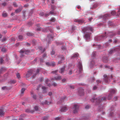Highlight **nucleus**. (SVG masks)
<instances>
[{
	"label": "nucleus",
	"instance_id": "nucleus-1",
	"mask_svg": "<svg viewBox=\"0 0 120 120\" xmlns=\"http://www.w3.org/2000/svg\"><path fill=\"white\" fill-rule=\"evenodd\" d=\"M90 31L91 32L93 31V29L90 27H88L85 28L83 29V32L85 33L86 32L88 33L85 34L84 35V37L86 40L87 41H89L90 40V36L91 33H89L88 31Z\"/></svg>",
	"mask_w": 120,
	"mask_h": 120
},
{
	"label": "nucleus",
	"instance_id": "nucleus-2",
	"mask_svg": "<svg viewBox=\"0 0 120 120\" xmlns=\"http://www.w3.org/2000/svg\"><path fill=\"white\" fill-rule=\"evenodd\" d=\"M108 36H109L111 38L114 36L115 35V34L113 32H105V34L103 35H102L98 37H96L95 38V40H97L99 41L102 38H105L106 36V35Z\"/></svg>",
	"mask_w": 120,
	"mask_h": 120
},
{
	"label": "nucleus",
	"instance_id": "nucleus-3",
	"mask_svg": "<svg viewBox=\"0 0 120 120\" xmlns=\"http://www.w3.org/2000/svg\"><path fill=\"white\" fill-rule=\"evenodd\" d=\"M106 99V98L105 97H103L101 98L100 97L96 99H95L94 98H93L91 100V101L93 102L95 101L96 105H98L101 102L105 100Z\"/></svg>",
	"mask_w": 120,
	"mask_h": 120
},
{
	"label": "nucleus",
	"instance_id": "nucleus-4",
	"mask_svg": "<svg viewBox=\"0 0 120 120\" xmlns=\"http://www.w3.org/2000/svg\"><path fill=\"white\" fill-rule=\"evenodd\" d=\"M104 80L106 82H107L109 81V78H110L109 80L112 79L113 76L112 75H109V76L108 77L105 74L104 75Z\"/></svg>",
	"mask_w": 120,
	"mask_h": 120
},
{
	"label": "nucleus",
	"instance_id": "nucleus-5",
	"mask_svg": "<svg viewBox=\"0 0 120 120\" xmlns=\"http://www.w3.org/2000/svg\"><path fill=\"white\" fill-rule=\"evenodd\" d=\"M116 93V91L114 89H111L110 90V94L108 95V99L110 100L112 97L113 95Z\"/></svg>",
	"mask_w": 120,
	"mask_h": 120
},
{
	"label": "nucleus",
	"instance_id": "nucleus-6",
	"mask_svg": "<svg viewBox=\"0 0 120 120\" xmlns=\"http://www.w3.org/2000/svg\"><path fill=\"white\" fill-rule=\"evenodd\" d=\"M30 52L29 50L25 49L21 50L20 51V53H21V57H22L24 56V55L22 54L23 53H24L25 54H27Z\"/></svg>",
	"mask_w": 120,
	"mask_h": 120
},
{
	"label": "nucleus",
	"instance_id": "nucleus-7",
	"mask_svg": "<svg viewBox=\"0 0 120 120\" xmlns=\"http://www.w3.org/2000/svg\"><path fill=\"white\" fill-rule=\"evenodd\" d=\"M79 107L77 105H74V107L72 108L73 112L74 113H75L77 112Z\"/></svg>",
	"mask_w": 120,
	"mask_h": 120
},
{
	"label": "nucleus",
	"instance_id": "nucleus-8",
	"mask_svg": "<svg viewBox=\"0 0 120 120\" xmlns=\"http://www.w3.org/2000/svg\"><path fill=\"white\" fill-rule=\"evenodd\" d=\"M53 37L52 35L49 34L48 35L46 38V41L48 43H49L50 41H51V40L52 39Z\"/></svg>",
	"mask_w": 120,
	"mask_h": 120
},
{
	"label": "nucleus",
	"instance_id": "nucleus-9",
	"mask_svg": "<svg viewBox=\"0 0 120 120\" xmlns=\"http://www.w3.org/2000/svg\"><path fill=\"white\" fill-rule=\"evenodd\" d=\"M78 92L79 95L80 96H82L84 95V90L82 88H80L79 89Z\"/></svg>",
	"mask_w": 120,
	"mask_h": 120
},
{
	"label": "nucleus",
	"instance_id": "nucleus-10",
	"mask_svg": "<svg viewBox=\"0 0 120 120\" xmlns=\"http://www.w3.org/2000/svg\"><path fill=\"white\" fill-rule=\"evenodd\" d=\"M78 67L80 73L81 72L82 70V64L80 62H79L78 63Z\"/></svg>",
	"mask_w": 120,
	"mask_h": 120
},
{
	"label": "nucleus",
	"instance_id": "nucleus-11",
	"mask_svg": "<svg viewBox=\"0 0 120 120\" xmlns=\"http://www.w3.org/2000/svg\"><path fill=\"white\" fill-rule=\"evenodd\" d=\"M48 28H46L43 29L41 27L38 28L37 29V30L38 31H42L44 32H47L48 31Z\"/></svg>",
	"mask_w": 120,
	"mask_h": 120
},
{
	"label": "nucleus",
	"instance_id": "nucleus-12",
	"mask_svg": "<svg viewBox=\"0 0 120 120\" xmlns=\"http://www.w3.org/2000/svg\"><path fill=\"white\" fill-rule=\"evenodd\" d=\"M74 22L79 24L83 23L84 22L83 21L82 19H75L74 20Z\"/></svg>",
	"mask_w": 120,
	"mask_h": 120
},
{
	"label": "nucleus",
	"instance_id": "nucleus-13",
	"mask_svg": "<svg viewBox=\"0 0 120 120\" xmlns=\"http://www.w3.org/2000/svg\"><path fill=\"white\" fill-rule=\"evenodd\" d=\"M33 72V71L32 70H30L28 71L27 73L26 74V78L29 77L32 75Z\"/></svg>",
	"mask_w": 120,
	"mask_h": 120
},
{
	"label": "nucleus",
	"instance_id": "nucleus-14",
	"mask_svg": "<svg viewBox=\"0 0 120 120\" xmlns=\"http://www.w3.org/2000/svg\"><path fill=\"white\" fill-rule=\"evenodd\" d=\"M119 50V49L117 48H115L114 49H111L110 51L109 52V54H112L113 52L114 51H118Z\"/></svg>",
	"mask_w": 120,
	"mask_h": 120
},
{
	"label": "nucleus",
	"instance_id": "nucleus-15",
	"mask_svg": "<svg viewBox=\"0 0 120 120\" xmlns=\"http://www.w3.org/2000/svg\"><path fill=\"white\" fill-rule=\"evenodd\" d=\"M46 64L48 66H54L55 65V63L53 62H52L51 63L47 62L46 63Z\"/></svg>",
	"mask_w": 120,
	"mask_h": 120
},
{
	"label": "nucleus",
	"instance_id": "nucleus-16",
	"mask_svg": "<svg viewBox=\"0 0 120 120\" xmlns=\"http://www.w3.org/2000/svg\"><path fill=\"white\" fill-rule=\"evenodd\" d=\"M67 110V107L66 106L63 107L60 109V111L62 112H65Z\"/></svg>",
	"mask_w": 120,
	"mask_h": 120
},
{
	"label": "nucleus",
	"instance_id": "nucleus-17",
	"mask_svg": "<svg viewBox=\"0 0 120 120\" xmlns=\"http://www.w3.org/2000/svg\"><path fill=\"white\" fill-rule=\"evenodd\" d=\"M50 81L48 79H47L45 80V83L48 86L50 87L51 86V85L49 83H50Z\"/></svg>",
	"mask_w": 120,
	"mask_h": 120
},
{
	"label": "nucleus",
	"instance_id": "nucleus-18",
	"mask_svg": "<svg viewBox=\"0 0 120 120\" xmlns=\"http://www.w3.org/2000/svg\"><path fill=\"white\" fill-rule=\"evenodd\" d=\"M65 66H64L63 67L61 68L59 71V72L61 74L63 73L65 71Z\"/></svg>",
	"mask_w": 120,
	"mask_h": 120
},
{
	"label": "nucleus",
	"instance_id": "nucleus-19",
	"mask_svg": "<svg viewBox=\"0 0 120 120\" xmlns=\"http://www.w3.org/2000/svg\"><path fill=\"white\" fill-rule=\"evenodd\" d=\"M4 111L3 108L0 109V115L2 116L4 115Z\"/></svg>",
	"mask_w": 120,
	"mask_h": 120
},
{
	"label": "nucleus",
	"instance_id": "nucleus-20",
	"mask_svg": "<svg viewBox=\"0 0 120 120\" xmlns=\"http://www.w3.org/2000/svg\"><path fill=\"white\" fill-rule=\"evenodd\" d=\"M54 12L53 11V10L52 11H50L49 13L46 14L45 15V16H49L50 15H54Z\"/></svg>",
	"mask_w": 120,
	"mask_h": 120
},
{
	"label": "nucleus",
	"instance_id": "nucleus-21",
	"mask_svg": "<svg viewBox=\"0 0 120 120\" xmlns=\"http://www.w3.org/2000/svg\"><path fill=\"white\" fill-rule=\"evenodd\" d=\"M103 61L104 62L107 63L108 61V59L107 57H104L103 58Z\"/></svg>",
	"mask_w": 120,
	"mask_h": 120
},
{
	"label": "nucleus",
	"instance_id": "nucleus-22",
	"mask_svg": "<svg viewBox=\"0 0 120 120\" xmlns=\"http://www.w3.org/2000/svg\"><path fill=\"white\" fill-rule=\"evenodd\" d=\"M41 103L43 105L46 104L49 105L50 104V102H47V101L45 100L44 102H41Z\"/></svg>",
	"mask_w": 120,
	"mask_h": 120
},
{
	"label": "nucleus",
	"instance_id": "nucleus-23",
	"mask_svg": "<svg viewBox=\"0 0 120 120\" xmlns=\"http://www.w3.org/2000/svg\"><path fill=\"white\" fill-rule=\"evenodd\" d=\"M22 7L20 8H19L18 9L16 10L15 11V12L16 13H19L22 10Z\"/></svg>",
	"mask_w": 120,
	"mask_h": 120
},
{
	"label": "nucleus",
	"instance_id": "nucleus-24",
	"mask_svg": "<svg viewBox=\"0 0 120 120\" xmlns=\"http://www.w3.org/2000/svg\"><path fill=\"white\" fill-rule=\"evenodd\" d=\"M41 69L40 68H39V69H37V70L36 71V74L35 75H33L32 76V78H34L35 77V75L37 74H38V73H39V71Z\"/></svg>",
	"mask_w": 120,
	"mask_h": 120
},
{
	"label": "nucleus",
	"instance_id": "nucleus-25",
	"mask_svg": "<svg viewBox=\"0 0 120 120\" xmlns=\"http://www.w3.org/2000/svg\"><path fill=\"white\" fill-rule=\"evenodd\" d=\"M42 89L43 90V93H45L46 92V87L44 86H42Z\"/></svg>",
	"mask_w": 120,
	"mask_h": 120
},
{
	"label": "nucleus",
	"instance_id": "nucleus-26",
	"mask_svg": "<svg viewBox=\"0 0 120 120\" xmlns=\"http://www.w3.org/2000/svg\"><path fill=\"white\" fill-rule=\"evenodd\" d=\"M109 15L108 14H106L104 15L103 16V18L105 19H107L109 17Z\"/></svg>",
	"mask_w": 120,
	"mask_h": 120
},
{
	"label": "nucleus",
	"instance_id": "nucleus-27",
	"mask_svg": "<svg viewBox=\"0 0 120 120\" xmlns=\"http://www.w3.org/2000/svg\"><path fill=\"white\" fill-rule=\"evenodd\" d=\"M61 78V77L60 76H58L57 77H55L54 78L56 80H59Z\"/></svg>",
	"mask_w": 120,
	"mask_h": 120
},
{
	"label": "nucleus",
	"instance_id": "nucleus-28",
	"mask_svg": "<svg viewBox=\"0 0 120 120\" xmlns=\"http://www.w3.org/2000/svg\"><path fill=\"white\" fill-rule=\"evenodd\" d=\"M18 38L21 41H22L23 39V36L21 35L19 36Z\"/></svg>",
	"mask_w": 120,
	"mask_h": 120
},
{
	"label": "nucleus",
	"instance_id": "nucleus-29",
	"mask_svg": "<svg viewBox=\"0 0 120 120\" xmlns=\"http://www.w3.org/2000/svg\"><path fill=\"white\" fill-rule=\"evenodd\" d=\"M14 80H11L9 82V83L11 84H14L16 82Z\"/></svg>",
	"mask_w": 120,
	"mask_h": 120
},
{
	"label": "nucleus",
	"instance_id": "nucleus-30",
	"mask_svg": "<svg viewBox=\"0 0 120 120\" xmlns=\"http://www.w3.org/2000/svg\"><path fill=\"white\" fill-rule=\"evenodd\" d=\"M79 56L78 54L76 53L72 57V58H75L78 56Z\"/></svg>",
	"mask_w": 120,
	"mask_h": 120
},
{
	"label": "nucleus",
	"instance_id": "nucleus-31",
	"mask_svg": "<svg viewBox=\"0 0 120 120\" xmlns=\"http://www.w3.org/2000/svg\"><path fill=\"white\" fill-rule=\"evenodd\" d=\"M6 70V68H2L0 70V73L1 72L4 71Z\"/></svg>",
	"mask_w": 120,
	"mask_h": 120
},
{
	"label": "nucleus",
	"instance_id": "nucleus-32",
	"mask_svg": "<svg viewBox=\"0 0 120 120\" xmlns=\"http://www.w3.org/2000/svg\"><path fill=\"white\" fill-rule=\"evenodd\" d=\"M25 88H22L21 90V94H23L24 93V92L25 91Z\"/></svg>",
	"mask_w": 120,
	"mask_h": 120
},
{
	"label": "nucleus",
	"instance_id": "nucleus-33",
	"mask_svg": "<svg viewBox=\"0 0 120 120\" xmlns=\"http://www.w3.org/2000/svg\"><path fill=\"white\" fill-rule=\"evenodd\" d=\"M38 48L39 49H40L41 51H42V52H43L45 50V49H44L43 50H42V48L41 47H39Z\"/></svg>",
	"mask_w": 120,
	"mask_h": 120
},
{
	"label": "nucleus",
	"instance_id": "nucleus-34",
	"mask_svg": "<svg viewBox=\"0 0 120 120\" xmlns=\"http://www.w3.org/2000/svg\"><path fill=\"white\" fill-rule=\"evenodd\" d=\"M49 118V116H44L43 118V120H47Z\"/></svg>",
	"mask_w": 120,
	"mask_h": 120
},
{
	"label": "nucleus",
	"instance_id": "nucleus-35",
	"mask_svg": "<svg viewBox=\"0 0 120 120\" xmlns=\"http://www.w3.org/2000/svg\"><path fill=\"white\" fill-rule=\"evenodd\" d=\"M49 30L51 33H53V29L52 28H49Z\"/></svg>",
	"mask_w": 120,
	"mask_h": 120
},
{
	"label": "nucleus",
	"instance_id": "nucleus-36",
	"mask_svg": "<svg viewBox=\"0 0 120 120\" xmlns=\"http://www.w3.org/2000/svg\"><path fill=\"white\" fill-rule=\"evenodd\" d=\"M55 19L54 18H52L50 19V21L52 22L55 21Z\"/></svg>",
	"mask_w": 120,
	"mask_h": 120
},
{
	"label": "nucleus",
	"instance_id": "nucleus-37",
	"mask_svg": "<svg viewBox=\"0 0 120 120\" xmlns=\"http://www.w3.org/2000/svg\"><path fill=\"white\" fill-rule=\"evenodd\" d=\"M55 53V51H54L53 50H52L51 52V54L52 57H53L52 56Z\"/></svg>",
	"mask_w": 120,
	"mask_h": 120
},
{
	"label": "nucleus",
	"instance_id": "nucleus-38",
	"mask_svg": "<svg viewBox=\"0 0 120 120\" xmlns=\"http://www.w3.org/2000/svg\"><path fill=\"white\" fill-rule=\"evenodd\" d=\"M39 14L40 16H43L45 15L44 12H41Z\"/></svg>",
	"mask_w": 120,
	"mask_h": 120
},
{
	"label": "nucleus",
	"instance_id": "nucleus-39",
	"mask_svg": "<svg viewBox=\"0 0 120 120\" xmlns=\"http://www.w3.org/2000/svg\"><path fill=\"white\" fill-rule=\"evenodd\" d=\"M62 49L63 50H64L66 49V48L65 46H62L61 47Z\"/></svg>",
	"mask_w": 120,
	"mask_h": 120
},
{
	"label": "nucleus",
	"instance_id": "nucleus-40",
	"mask_svg": "<svg viewBox=\"0 0 120 120\" xmlns=\"http://www.w3.org/2000/svg\"><path fill=\"white\" fill-rule=\"evenodd\" d=\"M114 112V110H112L111 111H110V116H112V114L113 112Z\"/></svg>",
	"mask_w": 120,
	"mask_h": 120
},
{
	"label": "nucleus",
	"instance_id": "nucleus-41",
	"mask_svg": "<svg viewBox=\"0 0 120 120\" xmlns=\"http://www.w3.org/2000/svg\"><path fill=\"white\" fill-rule=\"evenodd\" d=\"M56 8V6H55L51 5V8L52 9L54 10Z\"/></svg>",
	"mask_w": 120,
	"mask_h": 120
},
{
	"label": "nucleus",
	"instance_id": "nucleus-42",
	"mask_svg": "<svg viewBox=\"0 0 120 120\" xmlns=\"http://www.w3.org/2000/svg\"><path fill=\"white\" fill-rule=\"evenodd\" d=\"M34 109L36 110L37 111L39 109V108L38 106H36L35 107Z\"/></svg>",
	"mask_w": 120,
	"mask_h": 120
},
{
	"label": "nucleus",
	"instance_id": "nucleus-43",
	"mask_svg": "<svg viewBox=\"0 0 120 120\" xmlns=\"http://www.w3.org/2000/svg\"><path fill=\"white\" fill-rule=\"evenodd\" d=\"M32 97L34 99H35L36 98V96L35 95L33 94Z\"/></svg>",
	"mask_w": 120,
	"mask_h": 120
},
{
	"label": "nucleus",
	"instance_id": "nucleus-44",
	"mask_svg": "<svg viewBox=\"0 0 120 120\" xmlns=\"http://www.w3.org/2000/svg\"><path fill=\"white\" fill-rule=\"evenodd\" d=\"M4 60L3 59L1 58L0 59V64H2Z\"/></svg>",
	"mask_w": 120,
	"mask_h": 120
},
{
	"label": "nucleus",
	"instance_id": "nucleus-45",
	"mask_svg": "<svg viewBox=\"0 0 120 120\" xmlns=\"http://www.w3.org/2000/svg\"><path fill=\"white\" fill-rule=\"evenodd\" d=\"M111 14L112 15H115V12L114 11H113L111 12Z\"/></svg>",
	"mask_w": 120,
	"mask_h": 120
},
{
	"label": "nucleus",
	"instance_id": "nucleus-46",
	"mask_svg": "<svg viewBox=\"0 0 120 120\" xmlns=\"http://www.w3.org/2000/svg\"><path fill=\"white\" fill-rule=\"evenodd\" d=\"M27 35L28 36H30L32 35V34L31 33H28L27 34Z\"/></svg>",
	"mask_w": 120,
	"mask_h": 120
},
{
	"label": "nucleus",
	"instance_id": "nucleus-47",
	"mask_svg": "<svg viewBox=\"0 0 120 120\" xmlns=\"http://www.w3.org/2000/svg\"><path fill=\"white\" fill-rule=\"evenodd\" d=\"M61 59L62 60H64V59H65L64 57L63 56H61Z\"/></svg>",
	"mask_w": 120,
	"mask_h": 120
},
{
	"label": "nucleus",
	"instance_id": "nucleus-48",
	"mask_svg": "<svg viewBox=\"0 0 120 120\" xmlns=\"http://www.w3.org/2000/svg\"><path fill=\"white\" fill-rule=\"evenodd\" d=\"M1 51L3 52H4L6 51V50L5 48H3L2 49Z\"/></svg>",
	"mask_w": 120,
	"mask_h": 120
},
{
	"label": "nucleus",
	"instance_id": "nucleus-49",
	"mask_svg": "<svg viewBox=\"0 0 120 120\" xmlns=\"http://www.w3.org/2000/svg\"><path fill=\"white\" fill-rule=\"evenodd\" d=\"M2 16L3 17H6L7 16V14L6 13H3L2 14Z\"/></svg>",
	"mask_w": 120,
	"mask_h": 120
},
{
	"label": "nucleus",
	"instance_id": "nucleus-50",
	"mask_svg": "<svg viewBox=\"0 0 120 120\" xmlns=\"http://www.w3.org/2000/svg\"><path fill=\"white\" fill-rule=\"evenodd\" d=\"M16 76L19 79L20 78V75L19 73L17 74Z\"/></svg>",
	"mask_w": 120,
	"mask_h": 120
},
{
	"label": "nucleus",
	"instance_id": "nucleus-51",
	"mask_svg": "<svg viewBox=\"0 0 120 120\" xmlns=\"http://www.w3.org/2000/svg\"><path fill=\"white\" fill-rule=\"evenodd\" d=\"M72 73V71L71 70H69V72L68 73V74L69 75H71Z\"/></svg>",
	"mask_w": 120,
	"mask_h": 120
},
{
	"label": "nucleus",
	"instance_id": "nucleus-52",
	"mask_svg": "<svg viewBox=\"0 0 120 120\" xmlns=\"http://www.w3.org/2000/svg\"><path fill=\"white\" fill-rule=\"evenodd\" d=\"M65 98H66V97H64V98L63 97V98H61V100L62 101V102L64 101V100Z\"/></svg>",
	"mask_w": 120,
	"mask_h": 120
},
{
	"label": "nucleus",
	"instance_id": "nucleus-53",
	"mask_svg": "<svg viewBox=\"0 0 120 120\" xmlns=\"http://www.w3.org/2000/svg\"><path fill=\"white\" fill-rule=\"evenodd\" d=\"M2 89L3 90L7 89V88L6 86H4L2 87Z\"/></svg>",
	"mask_w": 120,
	"mask_h": 120
},
{
	"label": "nucleus",
	"instance_id": "nucleus-54",
	"mask_svg": "<svg viewBox=\"0 0 120 120\" xmlns=\"http://www.w3.org/2000/svg\"><path fill=\"white\" fill-rule=\"evenodd\" d=\"M52 85L54 86H56L57 85L56 83H53V84H52Z\"/></svg>",
	"mask_w": 120,
	"mask_h": 120
},
{
	"label": "nucleus",
	"instance_id": "nucleus-55",
	"mask_svg": "<svg viewBox=\"0 0 120 120\" xmlns=\"http://www.w3.org/2000/svg\"><path fill=\"white\" fill-rule=\"evenodd\" d=\"M57 71L56 70L55 71H52V73L53 74H56Z\"/></svg>",
	"mask_w": 120,
	"mask_h": 120
},
{
	"label": "nucleus",
	"instance_id": "nucleus-56",
	"mask_svg": "<svg viewBox=\"0 0 120 120\" xmlns=\"http://www.w3.org/2000/svg\"><path fill=\"white\" fill-rule=\"evenodd\" d=\"M70 87L72 89H74L75 88V87L73 86H70Z\"/></svg>",
	"mask_w": 120,
	"mask_h": 120
},
{
	"label": "nucleus",
	"instance_id": "nucleus-57",
	"mask_svg": "<svg viewBox=\"0 0 120 120\" xmlns=\"http://www.w3.org/2000/svg\"><path fill=\"white\" fill-rule=\"evenodd\" d=\"M118 98V97H115L114 98V100L116 101L117 100V99Z\"/></svg>",
	"mask_w": 120,
	"mask_h": 120
},
{
	"label": "nucleus",
	"instance_id": "nucleus-58",
	"mask_svg": "<svg viewBox=\"0 0 120 120\" xmlns=\"http://www.w3.org/2000/svg\"><path fill=\"white\" fill-rule=\"evenodd\" d=\"M6 39L5 38H4L2 40V41L3 42L4 41H5L6 40Z\"/></svg>",
	"mask_w": 120,
	"mask_h": 120
},
{
	"label": "nucleus",
	"instance_id": "nucleus-59",
	"mask_svg": "<svg viewBox=\"0 0 120 120\" xmlns=\"http://www.w3.org/2000/svg\"><path fill=\"white\" fill-rule=\"evenodd\" d=\"M52 94V93L51 92H49L48 95L50 96H51Z\"/></svg>",
	"mask_w": 120,
	"mask_h": 120
},
{
	"label": "nucleus",
	"instance_id": "nucleus-60",
	"mask_svg": "<svg viewBox=\"0 0 120 120\" xmlns=\"http://www.w3.org/2000/svg\"><path fill=\"white\" fill-rule=\"evenodd\" d=\"M96 55V54L95 52H94L92 54V56L94 57H95Z\"/></svg>",
	"mask_w": 120,
	"mask_h": 120
},
{
	"label": "nucleus",
	"instance_id": "nucleus-61",
	"mask_svg": "<svg viewBox=\"0 0 120 120\" xmlns=\"http://www.w3.org/2000/svg\"><path fill=\"white\" fill-rule=\"evenodd\" d=\"M89 105H86L85 107V108L86 109H88L89 108Z\"/></svg>",
	"mask_w": 120,
	"mask_h": 120
},
{
	"label": "nucleus",
	"instance_id": "nucleus-62",
	"mask_svg": "<svg viewBox=\"0 0 120 120\" xmlns=\"http://www.w3.org/2000/svg\"><path fill=\"white\" fill-rule=\"evenodd\" d=\"M97 6V4H94L93 6V8H95L96 7V6Z\"/></svg>",
	"mask_w": 120,
	"mask_h": 120
},
{
	"label": "nucleus",
	"instance_id": "nucleus-63",
	"mask_svg": "<svg viewBox=\"0 0 120 120\" xmlns=\"http://www.w3.org/2000/svg\"><path fill=\"white\" fill-rule=\"evenodd\" d=\"M97 86H95L93 87V89L94 90H95L96 89H97Z\"/></svg>",
	"mask_w": 120,
	"mask_h": 120
},
{
	"label": "nucleus",
	"instance_id": "nucleus-64",
	"mask_svg": "<svg viewBox=\"0 0 120 120\" xmlns=\"http://www.w3.org/2000/svg\"><path fill=\"white\" fill-rule=\"evenodd\" d=\"M6 3L5 2H4L2 4V5L4 6H5L6 5Z\"/></svg>",
	"mask_w": 120,
	"mask_h": 120
}]
</instances>
